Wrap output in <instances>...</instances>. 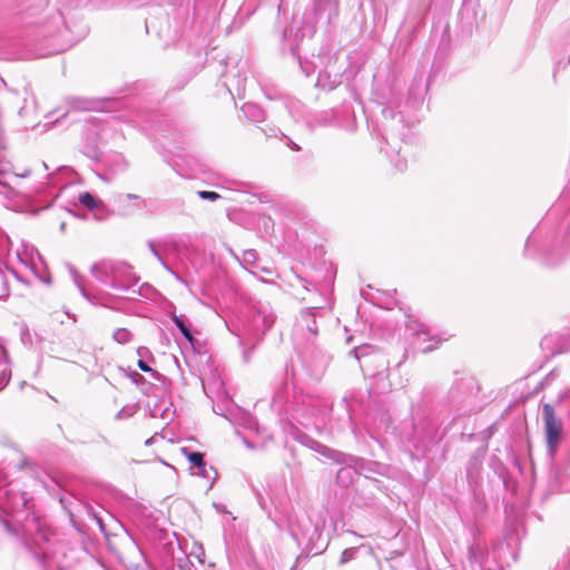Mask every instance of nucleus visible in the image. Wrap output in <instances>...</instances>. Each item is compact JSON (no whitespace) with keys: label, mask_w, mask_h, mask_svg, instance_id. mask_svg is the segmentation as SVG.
Masks as SVG:
<instances>
[{"label":"nucleus","mask_w":570,"mask_h":570,"mask_svg":"<svg viewBox=\"0 0 570 570\" xmlns=\"http://www.w3.org/2000/svg\"><path fill=\"white\" fill-rule=\"evenodd\" d=\"M3 174V171L0 169V176ZM7 189H8V186L6 183H3L1 179H0V194H3L6 195L7 194Z\"/></svg>","instance_id":"nucleus-28"},{"label":"nucleus","mask_w":570,"mask_h":570,"mask_svg":"<svg viewBox=\"0 0 570 570\" xmlns=\"http://www.w3.org/2000/svg\"><path fill=\"white\" fill-rule=\"evenodd\" d=\"M406 328L417 337L421 342H428L432 340L431 330L428 325L420 322L419 320H410L406 324Z\"/></svg>","instance_id":"nucleus-5"},{"label":"nucleus","mask_w":570,"mask_h":570,"mask_svg":"<svg viewBox=\"0 0 570 570\" xmlns=\"http://www.w3.org/2000/svg\"><path fill=\"white\" fill-rule=\"evenodd\" d=\"M307 328H308V331H309L311 333H313L314 335H316V334H317V327H316V325H315V322H314V321H313V325L307 324Z\"/></svg>","instance_id":"nucleus-30"},{"label":"nucleus","mask_w":570,"mask_h":570,"mask_svg":"<svg viewBox=\"0 0 570 570\" xmlns=\"http://www.w3.org/2000/svg\"><path fill=\"white\" fill-rule=\"evenodd\" d=\"M7 485H8V484H7V475H6V473L3 472V470H2V469H0V491H1V492H4V490H7V489H6V487H7Z\"/></svg>","instance_id":"nucleus-24"},{"label":"nucleus","mask_w":570,"mask_h":570,"mask_svg":"<svg viewBox=\"0 0 570 570\" xmlns=\"http://www.w3.org/2000/svg\"><path fill=\"white\" fill-rule=\"evenodd\" d=\"M184 453L187 454L189 462L191 463V468H197L205 470L204 455L200 452H187V450H183Z\"/></svg>","instance_id":"nucleus-13"},{"label":"nucleus","mask_w":570,"mask_h":570,"mask_svg":"<svg viewBox=\"0 0 570 570\" xmlns=\"http://www.w3.org/2000/svg\"><path fill=\"white\" fill-rule=\"evenodd\" d=\"M16 254L21 267L29 269L36 278L46 282L41 275L43 262L33 246L21 244L20 247L17 248Z\"/></svg>","instance_id":"nucleus-2"},{"label":"nucleus","mask_w":570,"mask_h":570,"mask_svg":"<svg viewBox=\"0 0 570 570\" xmlns=\"http://www.w3.org/2000/svg\"><path fill=\"white\" fill-rule=\"evenodd\" d=\"M38 527H39V535H40L43 540H49V532H50V530H49V529H46V530H45V529H42V528L40 527V524H38Z\"/></svg>","instance_id":"nucleus-25"},{"label":"nucleus","mask_w":570,"mask_h":570,"mask_svg":"<svg viewBox=\"0 0 570 570\" xmlns=\"http://www.w3.org/2000/svg\"><path fill=\"white\" fill-rule=\"evenodd\" d=\"M90 272L96 279L114 289H126L135 281L130 266L120 262L101 261L94 264Z\"/></svg>","instance_id":"nucleus-1"},{"label":"nucleus","mask_w":570,"mask_h":570,"mask_svg":"<svg viewBox=\"0 0 570 570\" xmlns=\"http://www.w3.org/2000/svg\"><path fill=\"white\" fill-rule=\"evenodd\" d=\"M11 380V370L6 367L0 373V392L8 385Z\"/></svg>","instance_id":"nucleus-18"},{"label":"nucleus","mask_w":570,"mask_h":570,"mask_svg":"<svg viewBox=\"0 0 570 570\" xmlns=\"http://www.w3.org/2000/svg\"><path fill=\"white\" fill-rule=\"evenodd\" d=\"M365 350H367V347H360V348H354L352 351V353L355 355V357L358 360L360 356H365V354L363 353Z\"/></svg>","instance_id":"nucleus-27"},{"label":"nucleus","mask_w":570,"mask_h":570,"mask_svg":"<svg viewBox=\"0 0 570 570\" xmlns=\"http://www.w3.org/2000/svg\"><path fill=\"white\" fill-rule=\"evenodd\" d=\"M355 554H356V548H348V549H345L342 554H341V558H340V563L341 564H344L351 560H353L355 558Z\"/></svg>","instance_id":"nucleus-17"},{"label":"nucleus","mask_w":570,"mask_h":570,"mask_svg":"<svg viewBox=\"0 0 570 570\" xmlns=\"http://www.w3.org/2000/svg\"><path fill=\"white\" fill-rule=\"evenodd\" d=\"M257 261V253L255 249H247L244 252L243 254V263L248 266V267H252L255 265Z\"/></svg>","instance_id":"nucleus-16"},{"label":"nucleus","mask_w":570,"mask_h":570,"mask_svg":"<svg viewBox=\"0 0 570 570\" xmlns=\"http://www.w3.org/2000/svg\"><path fill=\"white\" fill-rule=\"evenodd\" d=\"M134 414V410L131 407H124L117 413V419H127Z\"/></svg>","instance_id":"nucleus-21"},{"label":"nucleus","mask_w":570,"mask_h":570,"mask_svg":"<svg viewBox=\"0 0 570 570\" xmlns=\"http://www.w3.org/2000/svg\"><path fill=\"white\" fill-rule=\"evenodd\" d=\"M304 314H305L306 316H309V317H313V318L315 317V313H314V311H313V309H306V311L304 312Z\"/></svg>","instance_id":"nucleus-32"},{"label":"nucleus","mask_w":570,"mask_h":570,"mask_svg":"<svg viewBox=\"0 0 570 570\" xmlns=\"http://www.w3.org/2000/svg\"><path fill=\"white\" fill-rule=\"evenodd\" d=\"M112 338L118 344H127L132 340V333L127 328L119 327L114 332Z\"/></svg>","instance_id":"nucleus-11"},{"label":"nucleus","mask_w":570,"mask_h":570,"mask_svg":"<svg viewBox=\"0 0 570 570\" xmlns=\"http://www.w3.org/2000/svg\"><path fill=\"white\" fill-rule=\"evenodd\" d=\"M262 340V337H257L253 340L248 335L239 338V345L243 348V358L245 362H248L250 360L252 352L254 351L256 344Z\"/></svg>","instance_id":"nucleus-10"},{"label":"nucleus","mask_w":570,"mask_h":570,"mask_svg":"<svg viewBox=\"0 0 570 570\" xmlns=\"http://www.w3.org/2000/svg\"><path fill=\"white\" fill-rule=\"evenodd\" d=\"M274 321V315L264 308H258L254 316V325L258 327L262 324L264 332L272 327Z\"/></svg>","instance_id":"nucleus-9"},{"label":"nucleus","mask_w":570,"mask_h":570,"mask_svg":"<svg viewBox=\"0 0 570 570\" xmlns=\"http://www.w3.org/2000/svg\"><path fill=\"white\" fill-rule=\"evenodd\" d=\"M10 361H9V356H8V352L7 350L4 348V346H2L0 344V365L1 364H7L9 365Z\"/></svg>","instance_id":"nucleus-22"},{"label":"nucleus","mask_w":570,"mask_h":570,"mask_svg":"<svg viewBox=\"0 0 570 570\" xmlns=\"http://www.w3.org/2000/svg\"><path fill=\"white\" fill-rule=\"evenodd\" d=\"M322 450H320V452L325 455V456H328V458H332L334 460H338L337 456L342 455L340 452H336L334 450H331L326 446H321Z\"/></svg>","instance_id":"nucleus-20"},{"label":"nucleus","mask_w":570,"mask_h":570,"mask_svg":"<svg viewBox=\"0 0 570 570\" xmlns=\"http://www.w3.org/2000/svg\"><path fill=\"white\" fill-rule=\"evenodd\" d=\"M542 416L544 421L547 443L552 452L560 440L562 424L561 421L557 419L554 409L548 403L542 407Z\"/></svg>","instance_id":"nucleus-3"},{"label":"nucleus","mask_w":570,"mask_h":570,"mask_svg":"<svg viewBox=\"0 0 570 570\" xmlns=\"http://www.w3.org/2000/svg\"><path fill=\"white\" fill-rule=\"evenodd\" d=\"M242 111L244 116L250 121L259 122L264 120V110L255 104H244L242 107Z\"/></svg>","instance_id":"nucleus-8"},{"label":"nucleus","mask_w":570,"mask_h":570,"mask_svg":"<svg viewBox=\"0 0 570 570\" xmlns=\"http://www.w3.org/2000/svg\"><path fill=\"white\" fill-rule=\"evenodd\" d=\"M149 247H150V249H151L153 254L155 255V257H156V258L161 263V265H163L166 269L170 271V269H169V267H168V266L166 265V263L164 262V259L161 258V256L159 255V253L157 252V249L155 248V246H154V244H153V243H149Z\"/></svg>","instance_id":"nucleus-23"},{"label":"nucleus","mask_w":570,"mask_h":570,"mask_svg":"<svg viewBox=\"0 0 570 570\" xmlns=\"http://www.w3.org/2000/svg\"><path fill=\"white\" fill-rule=\"evenodd\" d=\"M204 556V551L202 548L198 549V552H193L184 559L178 560V567L180 570H199L198 566L204 564V560L202 558Z\"/></svg>","instance_id":"nucleus-6"},{"label":"nucleus","mask_w":570,"mask_h":570,"mask_svg":"<svg viewBox=\"0 0 570 570\" xmlns=\"http://www.w3.org/2000/svg\"><path fill=\"white\" fill-rule=\"evenodd\" d=\"M138 367L142 371V372H151V367L144 361H139L138 362Z\"/></svg>","instance_id":"nucleus-26"},{"label":"nucleus","mask_w":570,"mask_h":570,"mask_svg":"<svg viewBox=\"0 0 570 570\" xmlns=\"http://www.w3.org/2000/svg\"><path fill=\"white\" fill-rule=\"evenodd\" d=\"M28 498L26 493L7 489L4 492L0 491V508L7 513L20 512L27 508Z\"/></svg>","instance_id":"nucleus-4"},{"label":"nucleus","mask_w":570,"mask_h":570,"mask_svg":"<svg viewBox=\"0 0 570 570\" xmlns=\"http://www.w3.org/2000/svg\"><path fill=\"white\" fill-rule=\"evenodd\" d=\"M197 473L200 474L204 478H207L208 476V469H207V466L205 465V470L198 469Z\"/></svg>","instance_id":"nucleus-31"},{"label":"nucleus","mask_w":570,"mask_h":570,"mask_svg":"<svg viewBox=\"0 0 570 570\" xmlns=\"http://www.w3.org/2000/svg\"><path fill=\"white\" fill-rule=\"evenodd\" d=\"M422 352H429V351H432L433 350V346L432 345H429V346H424L421 348Z\"/></svg>","instance_id":"nucleus-33"},{"label":"nucleus","mask_w":570,"mask_h":570,"mask_svg":"<svg viewBox=\"0 0 570 570\" xmlns=\"http://www.w3.org/2000/svg\"><path fill=\"white\" fill-rule=\"evenodd\" d=\"M383 114H384L385 117H387V115L394 117V114H393L392 110H383Z\"/></svg>","instance_id":"nucleus-34"},{"label":"nucleus","mask_w":570,"mask_h":570,"mask_svg":"<svg viewBox=\"0 0 570 570\" xmlns=\"http://www.w3.org/2000/svg\"><path fill=\"white\" fill-rule=\"evenodd\" d=\"M198 196L202 198V199H206V200H217L220 198V195L215 193V191H208V190H200L198 191Z\"/></svg>","instance_id":"nucleus-19"},{"label":"nucleus","mask_w":570,"mask_h":570,"mask_svg":"<svg viewBox=\"0 0 570 570\" xmlns=\"http://www.w3.org/2000/svg\"><path fill=\"white\" fill-rule=\"evenodd\" d=\"M70 271H71V274H72V277H73V282H75V284L77 285V287L79 288V291H80L81 295H82L86 299H88V301L92 302L90 294L87 292V289H86V288L83 287V285L81 284L80 276L78 275V273H77L73 268H71Z\"/></svg>","instance_id":"nucleus-15"},{"label":"nucleus","mask_w":570,"mask_h":570,"mask_svg":"<svg viewBox=\"0 0 570 570\" xmlns=\"http://www.w3.org/2000/svg\"><path fill=\"white\" fill-rule=\"evenodd\" d=\"M174 323L176 324V326L179 328V331L181 332V334L184 335V337L189 342V343H194V337H193V334L190 332V328L189 326L186 324V322L183 320V316H174Z\"/></svg>","instance_id":"nucleus-12"},{"label":"nucleus","mask_w":570,"mask_h":570,"mask_svg":"<svg viewBox=\"0 0 570 570\" xmlns=\"http://www.w3.org/2000/svg\"><path fill=\"white\" fill-rule=\"evenodd\" d=\"M79 202L81 205L89 209H95L98 207L99 200L94 197L90 193H82L79 195Z\"/></svg>","instance_id":"nucleus-14"},{"label":"nucleus","mask_w":570,"mask_h":570,"mask_svg":"<svg viewBox=\"0 0 570 570\" xmlns=\"http://www.w3.org/2000/svg\"><path fill=\"white\" fill-rule=\"evenodd\" d=\"M126 198L127 199H136V200H140L141 202V205L145 206V202L138 196V195H135V194H127L126 195Z\"/></svg>","instance_id":"nucleus-29"},{"label":"nucleus","mask_w":570,"mask_h":570,"mask_svg":"<svg viewBox=\"0 0 570 570\" xmlns=\"http://www.w3.org/2000/svg\"><path fill=\"white\" fill-rule=\"evenodd\" d=\"M69 108L78 111H89L98 109V102L92 99L70 97L67 99Z\"/></svg>","instance_id":"nucleus-7"}]
</instances>
